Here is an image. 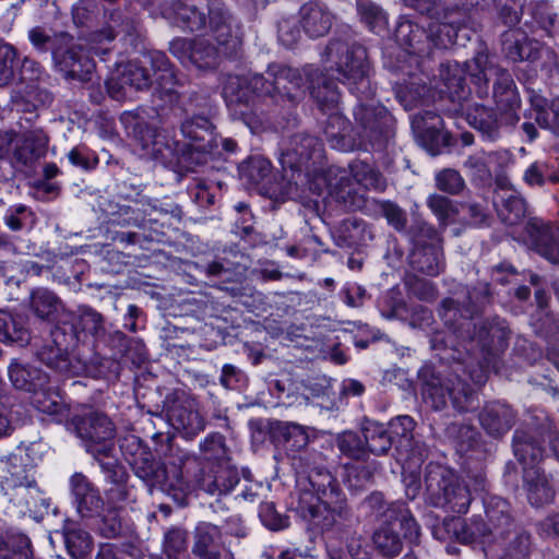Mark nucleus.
I'll list each match as a JSON object with an SVG mask.
<instances>
[{
    "label": "nucleus",
    "instance_id": "obj_1",
    "mask_svg": "<svg viewBox=\"0 0 559 559\" xmlns=\"http://www.w3.org/2000/svg\"><path fill=\"white\" fill-rule=\"evenodd\" d=\"M282 431L297 476L294 511L309 526L322 532L330 559H346L347 555L358 559L355 520L338 481L317 465L320 454L307 450L309 437L304 427L286 423Z\"/></svg>",
    "mask_w": 559,
    "mask_h": 559
},
{
    "label": "nucleus",
    "instance_id": "obj_2",
    "mask_svg": "<svg viewBox=\"0 0 559 559\" xmlns=\"http://www.w3.org/2000/svg\"><path fill=\"white\" fill-rule=\"evenodd\" d=\"M266 74L267 78L258 73L250 78L230 75L223 86V96L228 106L248 107L252 94L257 96L258 100L252 99V109L239 110L252 132L270 128L273 116L281 114V109L292 107L305 87L322 110L335 109L340 102L336 83L313 66L299 70L273 63L269 66Z\"/></svg>",
    "mask_w": 559,
    "mask_h": 559
},
{
    "label": "nucleus",
    "instance_id": "obj_3",
    "mask_svg": "<svg viewBox=\"0 0 559 559\" xmlns=\"http://www.w3.org/2000/svg\"><path fill=\"white\" fill-rule=\"evenodd\" d=\"M463 296L447 298L442 301L440 316L444 323L453 324L455 316L462 319V329L468 336L466 350L469 355V365L477 361V368L471 370V381L481 385L487 381L488 369L495 357L508 346L510 329L504 319H491L473 322V318L489 302V286L487 283L478 284L472 289L462 292Z\"/></svg>",
    "mask_w": 559,
    "mask_h": 559
},
{
    "label": "nucleus",
    "instance_id": "obj_4",
    "mask_svg": "<svg viewBox=\"0 0 559 559\" xmlns=\"http://www.w3.org/2000/svg\"><path fill=\"white\" fill-rule=\"evenodd\" d=\"M468 69L478 81L481 80L480 75L484 78V85L477 88L479 97L488 96L489 78H495L492 95L497 111L477 103L466 106L463 104V109L460 107L455 111L464 115L468 124L479 131L484 139L495 141L500 138L503 127L519 121L516 111L521 106V98L515 82L508 70L495 64L483 50L474 56Z\"/></svg>",
    "mask_w": 559,
    "mask_h": 559
},
{
    "label": "nucleus",
    "instance_id": "obj_5",
    "mask_svg": "<svg viewBox=\"0 0 559 559\" xmlns=\"http://www.w3.org/2000/svg\"><path fill=\"white\" fill-rule=\"evenodd\" d=\"M181 133L189 142L170 139L164 131L146 123H136L134 139L143 156L164 165H176L191 169L206 160L218 146L214 126L202 115L187 117L180 126Z\"/></svg>",
    "mask_w": 559,
    "mask_h": 559
},
{
    "label": "nucleus",
    "instance_id": "obj_6",
    "mask_svg": "<svg viewBox=\"0 0 559 559\" xmlns=\"http://www.w3.org/2000/svg\"><path fill=\"white\" fill-rule=\"evenodd\" d=\"M445 324L453 328V333L461 338V346L464 348L466 357H462L460 349H455L459 356H451L454 360L451 366L442 365L439 369L429 366L423 367L419 371L421 394L424 401L436 411L443 409L450 400L457 412H468L476 406V394L474 389L462 379V374L467 373L471 378V370L477 368V361L474 360L472 366L469 365L471 359L465 347L468 346V336L466 331L461 328L462 322H457V316H455L453 324Z\"/></svg>",
    "mask_w": 559,
    "mask_h": 559
},
{
    "label": "nucleus",
    "instance_id": "obj_7",
    "mask_svg": "<svg viewBox=\"0 0 559 559\" xmlns=\"http://www.w3.org/2000/svg\"><path fill=\"white\" fill-rule=\"evenodd\" d=\"M28 39L34 48L40 52H51L55 67L67 78L87 82L95 70V62L91 53L104 59L109 48H86L80 39H75L67 32L49 35L43 27L36 26L28 31Z\"/></svg>",
    "mask_w": 559,
    "mask_h": 559
},
{
    "label": "nucleus",
    "instance_id": "obj_8",
    "mask_svg": "<svg viewBox=\"0 0 559 559\" xmlns=\"http://www.w3.org/2000/svg\"><path fill=\"white\" fill-rule=\"evenodd\" d=\"M174 478L181 488L198 487L211 496H226L239 483L237 468L229 461L200 466V460L186 451H178L169 462Z\"/></svg>",
    "mask_w": 559,
    "mask_h": 559
},
{
    "label": "nucleus",
    "instance_id": "obj_9",
    "mask_svg": "<svg viewBox=\"0 0 559 559\" xmlns=\"http://www.w3.org/2000/svg\"><path fill=\"white\" fill-rule=\"evenodd\" d=\"M330 70L335 79L347 86L357 99H369L374 95L370 82V63L367 50L359 44H348L333 39L325 49Z\"/></svg>",
    "mask_w": 559,
    "mask_h": 559
},
{
    "label": "nucleus",
    "instance_id": "obj_10",
    "mask_svg": "<svg viewBox=\"0 0 559 559\" xmlns=\"http://www.w3.org/2000/svg\"><path fill=\"white\" fill-rule=\"evenodd\" d=\"M461 24L455 21L433 22L428 31L418 23L405 20L399 23L395 36L401 46L409 55L429 57L433 48H447L457 41Z\"/></svg>",
    "mask_w": 559,
    "mask_h": 559
},
{
    "label": "nucleus",
    "instance_id": "obj_11",
    "mask_svg": "<svg viewBox=\"0 0 559 559\" xmlns=\"http://www.w3.org/2000/svg\"><path fill=\"white\" fill-rule=\"evenodd\" d=\"M425 486L432 506L455 513L467 512L472 502L471 491L451 469L429 464L426 468Z\"/></svg>",
    "mask_w": 559,
    "mask_h": 559
},
{
    "label": "nucleus",
    "instance_id": "obj_12",
    "mask_svg": "<svg viewBox=\"0 0 559 559\" xmlns=\"http://www.w3.org/2000/svg\"><path fill=\"white\" fill-rule=\"evenodd\" d=\"M369 99H357L358 104L354 109V118L357 128V135L361 141V148L381 150L394 135L395 120L389 110Z\"/></svg>",
    "mask_w": 559,
    "mask_h": 559
},
{
    "label": "nucleus",
    "instance_id": "obj_13",
    "mask_svg": "<svg viewBox=\"0 0 559 559\" xmlns=\"http://www.w3.org/2000/svg\"><path fill=\"white\" fill-rule=\"evenodd\" d=\"M413 243L408 255L413 270L429 275H438L444 267L441 237L436 228L421 218H414L408 230Z\"/></svg>",
    "mask_w": 559,
    "mask_h": 559
},
{
    "label": "nucleus",
    "instance_id": "obj_14",
    "mask_svg": "<svg viewBox=\"0 0 559 559\" xmlns=\"http://www.w3.org/2000/svg\"><path fill=\"white\" fill-rule=\"evenodd\" d=\"M50 342L38 352V359L47 367L64 374H81L88 372L87 365L80 358L70 357L68 350L79 341L76 328L62 322L50 331Z\"/></svg>",
    "mask_w": 559,
    "mask_h": 559
},
{
    "label": "nucleus",
    "instance_id": "obj_15",
    "mask_svg": "<svg viewBox=\"0 0 559 559\" xmlns=\"http://www.w3.org/2000/svg\"><path fill=\"white\" fill-rule=\"evenodd\" d=\"M74 426L78 437L83 441V445L95 460L100 464L102 461L116 460L115 437L116 427L111 419L99 412H91L74 419Z\"/></svg>",
    "mask_w": 559,
    "mask_h": 559
},
{
    "label": "nucleus",
    "instance_id": "obj_16",
    "mask_svg": "<svg viewBox=\"0 0 559 559\" xmlns=\"http://www.w3.org/2000/svg\"><path fill=\"white\" fill-rule=\"evenodd\" d=\"M322 156L323 146L318 138L306 133H298L292 136L288 146L282 152L280 163L285 173L287 169L292 170L290 180H294L295 174H297L295 185H298V181L302 182V169H308L311 160L317 163Z\"/></svg>",
    "mask_w": 559,
    "mask_h": 559
},
{
    "label": "nucleus",
    "instance_id": "obj_17",
    "mask_svg": "<svg viewBox=\"0 0 559 559\" xmlns=\"http://www.w3.org/2000/svg\"><path fill=\"white\" fill-rule=\"evenodd\" d=\"M400 532L411 542L418 539L419 526L411 513H403L402 518L381 524L373 533L372 542L377 552L385 558L399 556L403 549Z\"/></svg>",
    "mask_w": 559,
    "mask_h": 559
},
{
    "label": "nucleus",
    "instance_id": "obj_18",
    "mask_svg": "<svg viewBox=\"0 0 559 559\" xmlns=\"http://www.w3.org/2000/svg\"><path fill=\"white\" fill-rule=\"evenodd\" d=\"M43 444L32 442L25 447V457L10 455L5 461V468L0 475V489L2 493H10L12 487H19L36 481V465L41 459Z\"/></svg>",
    "mask_w": 559,
    "mask_h": 559
},
{
    "label": "nucleus",
    "instance_id": "obj_19",
    "mask_svg": "<svg viewBox=\"0 0 559 559\" xmlns=\"http://www.w3.org/2000/svg\"><path fill=\"white\" fill-rule=\"evenodd\" d=\"M209 24L214 39L224 49V53L237 51L242 44V25L222 0H209Z\"/></svg>",
    "mask_w": 559,
    "mask_h": 559
},
{
    "label": "nucleus",
    "instance_id": "obj_20",
    "mask_svg": "<svg viewBox=\"0 0 559 559\" xmlns=\"http://www.w3.org/2000/svg\"><path fill=\"white\" fill-rule=\"evenodd\" d=\"M191 554L197 559H235L218 525L199 522L192 532Z\"/></svg>",
    "mask_w": 559,
    "mask_h": 559
},
{
    "label": "nucleus",
    "instance_id": "obj_21",
    "mask_svg": "<svg viewBox=\"0 0 559 559\" xmlns=\"http://www.w3.org/2000/svg\"><path fill=\"white\" fill-rule=\"evenodd\" d=\"M48 136L41 129L22 132L13 141L12 165L22 173H29L46 155Z\"/></svg>",
    "mask_w": 559,
    "mask_h": 559
},
{
    "label": "nucleus",
    "instance_id": "obj_22",
    "mask_svg": "<svg viewBox=\"0 0 559 559\" xmlns=\"http://www.w3.org/2000/svg\"><path fill=\"white\" fill-rule=\"evenodd\" d=\"M523 239L540 257L559 264V226L532 217L525 224Z\"/></svg>",
    "mask_w": 559,
    "mask_h": 559
},
{
    "label": "nucleus",
    "instance_id": "obj_23",
    "mask_svg": "<svg viewBox=\"0 0 559 559\" xmlns=\"http://www.w3.org/2000/svg\"><path fill=\"white\" fill-rule=\"evenodd\" d=\"M412 127L431 155L440 154L450 144V134L443 129V120L433 110L415 114L412 117Z\"/></svg>",
    "mask_w": 559,
    "mask_h": 559
},
{
    "label": "nucleus",
    "instance_id": "obj_24",
    "mask_svg": "<svg viewBox=\"0 0 559 559\" xmlns=\"http://www.w3.org/2000/svg\"><path fill=\"white\" fill-rule=\"evenodd\" d=\"M474 58L466 62V70L459 64L457 62H447L440 66L439 69V80L442 83V86L439 84H435L436 88H439V93L449 97V99L453 103H457L459 108L463 109V102L466 100L469 95V88L465 83V73L474 79L477 88L479 85H484V78L480 75L481 80L478 81L477 78L473 76L468 69V63H473Z\"/></svg>",
    "mask_w": 559,
    "mask_h": 559
},
{
    "label": "nucleus",
    "instance_id": "obj_25",
    "mask_svg": "<svg viewBox=\"0 0 559 559\" xmlns=\"http://www.w3.org/2000/svg\"><path fill=\"white\" fill-rule=\"evenodd\" d=\"M170 425L187 438H193L204 430L205 419L200 414L195 400L177 396L167 409Z\"/></svg>",
    "mask_w": 559,
    "mask_h": 559
},
{
    "label": "nucleus",
    "instance_id": "obj_26",
    "mask_svg": "<svg viewBox=\"0 0 559 559\" xmlns=\"http://www.w3.org/2000/svg\"><path fill=\"white\" fill-rule=\"evenodd\" d=\"M415 421L411 416L401 415L393 418L389 423V433L393 437V444L401 455H405L407 460H413L416 465L423 463L427 455L425 444L415 441L413 431Z\"/></svg>",
    "mask_w": 559,
    "mask_h": 559
},
{
    "label": "nucleus",
    "instance_id": "obj_27",
    "mask_svg": "<svg viewBox=\"0 0 559 559\" xmlns=\"http://www.w3.org/2000/svg\"><path fill=\"white\" fill-rule=\"evenodd\" d=\"M503 51L512 61L539 62L540 68H550L557 62L556 52L535 39H506Z\"/></svg>",
    "mask_w": 559,
    "mask_h": 559
},
{
    "label": "nucleus",
    "instance_id": "obj_28",
    "mask_svg": "<svg viewBox=\"0 0 559 559\" xmlns=\"http://www.w3.org/2000/svg\"><path fill=\"white\" fill-rule=\"evenodd\" d=\"M498 559H530L533 542L532 535L523 527H514L488 543Z\"/></svg>",
    "mask_w": 559,
    "mask_h": 559
},
{
    "label": "nucleus",
    "instance_id": "obj_29",
    "mask_svg": "<svg viewBox=\"0 0 559 559\" xmlns=\"http://www.w3.org/2000/svg\"><path fill=\"white\" fill-rule=\"evenodd\" d=\"M433 535L438 539L453 538L462 544H471L478 538L488 544L485 522L476 518L471 522L461 518L445 519L440 526L435 527Z\"/></svg>",
    "mask_w": 559,
    "mask_h": 559
},
{
    "label": "nucleus",
    "instance_id": "obj_30",
    "mask_svg": "<svg viewBox=\"0 0 559 559\" xmlns=\"http://www.w3.org/2000/svg\"><path fill=\"white\" fill-rule=\"evenodd\" d=\"M70 488L76 510L82 518L92 519L100 516L104 501L99 491L81 473H75L70 478Z\"/></svg>",
    "mask_w": 559,
    "mask_h": 559
},
{
    "label": "nucleus",
    "instance_id": "obj_31",
    "mask_svg": "<svg viewBox=\"0 0 559 559\" xmlns=\"http://www.w3.org/2000/svg\"><path fill=\"white\" fill-rule=\"evenodd\" d=\"M153 84L146 69L136 62H128L122 67L116 78L107 81V91L115 99L126 96V90L144 91Z\"/></svg>",
    "mask_w": 559,
    "mask_h": 559
},
{
    "label": "nucleus",
    "instance_id": "obj_32",
    "mask_svg": "<svg viewBox=\"0 0 559 559\" xmlns=\"http://www.w3.org/2000/svg\"><path fill=\"white\" fill-rule=\"evenodd\" d=\"M325 140L332 148L348 152L361 148L357 128H353L346 117L338 112L330 114L325 128Z\"/></svg>",
    "mask_w": 559,
    "mask_h": 559
},
{
    "label": "nucleus",
    "instance_id": "obj_33",
    "mask_svg": "<svg viewBox=\"0 0 559 559\" xmlns=\"http://www.w3.org/2000/svg\"><path fill=\"white\" fill-rule=\"evenodd\" d=\"M481 428L492 438H501L511 430L516 421V413L501 402H491L484 406L478 416Z\"/></svg>",
    "mask_w": 559,
    "mask_h": 559
},
{
    "label": "nucleus",
    "instance_id": "obj_34",
    "mask_svg": "<svg viewBox=\"0 0 559 559\" xmlns=\"http://www.w3.org/2000/svg\"><path fill=\"white\" fill-rule=\"evenodd\" d=\"M523 487L527 500L534 507H542L554 501L556 496L551 476L539 466L523 467Z\"/></svg>",
    "mask_w": 559,
    "mask_h": 559
},
{
    "label": "nucleus",
    "instance_id": "obj_35",
    "mask_svg": "<svg viewBox=\"0 0 559 559\" xmlns=\"http://www.w3.org/2000/svg\"><path fill=\"white\" fill-rule=\"evenodd\" d=\"M163 17L183 31L198 32L205 27L206 16L193 5H187L180 0L164 1L160 5Z\"/></svg>",
    "mask_w": 559,
    "mask_h": 559
},
{
    "label": "nucleus",
    "instance_id": "obj_36",
    "mask_svg": "<svg viewBox=\"0 0 559 559\" xmlns=\"http://www.w3.org/2000/svg\"><path fill=\"white\" fill-rule=\"evenodd\" d=\"M100 468L111 484L107 489V498L116 508L133 501L132 489L127 485L128 474L117 460L102 461Z\"/></svg>",
    "mask_w": 559,
    "mask_h": 559
},
{
    "label": "nucleus",
    "instance_id": "obj_37",
    "mask_svg": "<svg viewBox=\"0 0 559 559\" xmlns=\"http://www.w3.org/2000/svg\"><path fill=\"white\" fill-rule=\"evenodd\" d=\"M299 15L304 32L311 38L326 35L333 23L332 13L318 2L305 3L299 10Z\"/></svg>",
    "mask_w": 559,
    "mask_h": 559
},
{
    "label": "nucleus",
    "instance_id": "obj_38",
    "mask_svg": "<svg viewBox=\"0 0 559 559\" xmlns=\"http://www.w3.org/2000/svg\"><path fill=\"white\" fill-rule=\"evenodd\" d=\"M148 59L154 71L156 90L160 95L167 96L169 102H174L177 98L176 88L180 84V80L173 64L162 51H152L148 55Z\"/></svg>",
    "mask_w": 559,
    "mask_h": 559
},
{
    "label": "nucleus",
    "instance_id": "obj_39",
    "mask_svg": "<svg viewBox=\"0 0 559 559\" xmlns=\"http://www.w3.org/2000/svg\"><path fill=\"white\" fill-rule=\"evenodd\" d=\"M485 508L487 518L485 528L487 531L488 543L510 528L518 527L513 524L510 514V504L504 499L500 497L490 498L485 503Z\"/></svg>",
    "mask_w": 559,
    "mask_h": 559
},
{
    "label": "nucleus",
    "instance_id": "obj_40",
    "mask_svg": "<svg viewBox=\"0 0 559 559\" xmlns=\"http://www.w3.org/2000/svg\"><path fill=\"white\" fill-rule=\"evenodd\" d=\"M170 451L171 453L167 457L165 469H162L159 463L153 457L151 453L141 450L139 455H135L134 459L130 462L134 474L148 485L159 483L164 478L165 473L174 477V468H170L169 462L171 461L173 456L181 450L171 449Z\"/></svg>",
    "mask_w": 559,
    "mask_h": 559
},
{
    "label": "nucleus",
    "instance_id": "obj_41",
    "mask_svg": "<svg viewBox=\"0 0 559 559\" xmlns=\"http://www.w3.org/2000/svg\"><path fill=\"white\" fill-rule=\"evenodd\" d=\"M330 194L347 211H357L364 207V194L356 190V183L342 170L335 175V182H329Z\"/></svg>",
    "mask_w": 559,
    "mask_h": 559
},
{
    "label": "nucleus",
    "instance_id": "obj_42",
    "mask_svg": "<svg viewBox=\"0 0 559 559\" xmlns=\"http://www.w3.org/2000/svg\"><path fill=\"white\" fill-rule=\"evenodd\" d=\"M9 378L16 389L27 392L46 388L48 384V376L45 372L16 361L9 366Z\"/></svg>",
    "mask_w": 559,
    "mask_h": 559
},
{
    "label": "nucleus",
    "instance_id": "obj_43",
    "mask_svg": "<svg viewBox=\"0 0 559 559\" xmlns=\"http://www.w3.org/2000/svg\"><path fill=\"white\" fill-rule=\"evenodd\" d=\"M522 179L530 188L559 183V164L556 160H535L524 170Z\"/></svg>",
    "mask_w": 559,
    "mask_h": 559
},
{
    "label": "nucleus",
    "instance_id": "obj_44",
    "mask_svg": "<svg viewBox=\"0 0 559 559\" xmlns=\"http://www.w3.org/2000/svg\"><path fill=\"white\" fill-rule=\"evenodd\" d=\"M366 451L376 455L385 454L393 445V437L381 423L365 419L361 426Z\"/></svg>",
    "mask_w": 559,
    "mask_h": 559
},
{
    "label": "nucleus",
    "instance_id": "obj_45",
    "mask_svg": "<svg viewBox=\"0 0 559 559\" xmlns=\"http://www.w3.org/2000/svg\"><path fill=\"white\" fill-rule=\"evenodd\" d=\"M364 508L370 515L380 520L382 524L402 518L403 513H411L404 503H388L382 492L376 491L370 493L362 502Z\"/></svg>",
    "mask_w": 559,
    "mask_h": 559
},
{
    "label": "nucleus",
    "instance_id": "obj_46",
    "mask_svg": "<svg viewBox=\"0 0 559 559\" xmlns=\"http://www.w3.org/2000/svg\"><path fill=\"white\" fill-rule=\"evenodd\" d=\"M513 452L523 467L539 466L544 449L528 432L518 429L513 436Z\"/></svg>",
    "mask_w": 559,
    "mask_h": 559
},
{
    "label": "nucleus",
    "instance_id": "obj_47",
    "mask_svg": "<svg viewBox=\"0 0 559 559\" xmlns=\"http://www.w3.org/2000/svg\"><path fill=\"white\" fill-rule=\"evenodd\" d=\"M497 213L500 219L510 226L518 225L527 212L526 201L513 191H507L496 201Z\"/></svg>",
    "mask_w": 559,
    "mask_h": 559
},
{
    "label": "nucleus",
    "instance_id": "obj_48",
    "mask_svg": "<svg viewBox=\"0 0 559 559\" xmlns=\"http://www.w3.org/2000/svg\"><path fill=\"white\" fill-rule=\"evenodd\" d=\"M31 308L38 318L53 321L62 308V304L51 290L36 288L31 294Z\"/></svg>",
    "mask_w": 559,
    "mask_h": 559
},
{
    "label": "nucleus",
    "instance_id": "obj_49",
    "mask_svg": "<svg viewBox=\"0 0 559 559\" xmlns=\"http://www.w3.org/2000/svg\"><path fill=\"white\" fill-rule=\"evenodd\" d=\"M352 180L365 189L383 191L386 187L385 178L372 165L356 160L350 164Z\"/></svg>",
    "mask_w": 559,
    "mask_h": 559
},
{
    "label": "nucleus",
    "instance_id": "obj_50",
    "mask_svg": "<svg viewBox=\"0 0 559 559\" xmlns=\"http://www.w3.org/2000/svg\"><path fill=\"white\" fill-rule=\"evenodd\" d=\"M533 21L538 28L554 39H559V16L555 8L547 1L534 4L532 10Z\"/></svg>",
    "mask_w": 559,
    "mask_h": 559
},
{
    "label": "nucleus",
    "instance_id": "obj_51",
    "mask_svg": "<svg viewBox=\"0 0 559 559\" xmlns=\"http://www.w3.org/2000/svg\"><path fill=\"white\" fill-rule=\"evenodd\" d=\"M365 222L358 218L344 219L334 230L335 243L341 248H352L364 240Z\"/></svg>",
    "mask_w": 559,
    "mask_h": 559
},
{
    "label": "nucleus",
    "instance_id": "obj_52",
    "mask_svg": "<svg viewBox=\"0 0 559 559\" xmlns=\"http://www.w3.org/2000/svg\"><path fill=\"white\" fill-rule=\"evenodd\" d=\"M32 404L41 413L55 416L56 420H62L68 409L61 397L53 392H49L46 388L33 391Z\"/></svg>",
    "mask_w": 559,
    "mask_h": 559
},
{
    "label": "nucleus",
    "instance_id": "obj_53",
    "mask_svg": "<svg viewBox=\"0 0 559 559\" xmlns=\"http://www.w3.org/2000/svg\"><path fill=\"white\" fill-rule=\"evenodd\" d=\"M200 450L202 462H200L198 469L207 464L229 461L225 440L221 433L214 432L209 435L203 442H201Z\"/></svg>",
    "mask_w": 559,
    "mask_h": 559
},
{
    "label": "nucleus",
    "instance_id": "obj_54",
    "mask_svg": "<svg viewBox=\"0 0 559 559\" xmlns=\"http://www.w3.org/2000/svg\"><path fill=\"white\" fill-rule=\"evenodd\" d=\"M535 299L538 306L535 322L538 333L545 337H557L559 335V321L552 314L545 312L548 296L543 289H536Z\"/></svg>",
    "mask_w": 559,
    "mask_h": 559
},
{
    "label": "nucleus",
    "instance_id": "obj_55",
    "mask_svg": "<svg viewBox=\"0 0 559 559\" xmlns=\"http://www.w3.org/2000/svg\"><path fill=\"white\" fill-rule=\"evenodd\" d=\"M28 341L27 330L19 324L10 313L0 311V342L24 346Z\"/></svg>",
    "mask_w": 559,
    "mask_h": 559
},
{
    "label": "nucleus",
    "instance_id": "obj_56",
    "mask_svg": "<svg viewBox=\"0 0 559 559\" xmlns=\"http://www.w3.org/2000/svg\"><path fill=\"white\" fill-rule=\"evenodd\" d=\"M8 497L9 501L14 506L21 508V512L32 510L37 507L38 501L41 500L40 489L37 486V481L27 484L19 487H12L10 493H3Z\"/></svg>",
    "mask_w": 559,
    "mask_h": 559
},
{
    "label": "nucleus",
    "instance_id": "obj_57",
    "mask_svg": "<svg viewBox=\"0 0 559 559\" xmlns=\"http://www.w3.org/2000/svg\"><path fill=\"white\" fill-rule=\"evenodd\" d=\"M63 538L69 555L75 559L85 557L91 550V536L82 528L74 526L64 528Z\"/></svg>",
    "mask_w": 559,
    "mask_h": 559
},
{
    "label": "nucleus",
    "instance_id": "obj_58",
    "mask_svg": "<svg viewBox=\"0 0 559 559\" xmlns=\"http://www.w3.org/2000/svg\"><path fill=\"white\" fill-rule=\"evenodd\" d=\"M357 11L371 32L379 34L385 29L386 15L377 3L371 0H358Z\"/></svg>",
    "mask_w": 559,
    "mask_h": 559
},
{
    "label": "nucleus",
    "instance_id": "obj_59",
    "mask_svg": "<svg viewBox=\"0 0 559 559\" xmlns=\"http://www.w3.org/2000/svg\"><path fill=\"white\" fill-rule=\"evenodd\" d=\"M218 59V48L205 38L193 39L190 62L199 69L214 68Z\"/></svg>",
    "mask_w": 559,
    "mask_h": 559
},
{
    "label": "nucleus",
    "instance_id": "obj_60",
    "mask_svg": "<svg viewBox=\"0 0 559 559\" xmlns=\"http://www.w3.org/2000/svg\"><path fill=\"white\" fill-rule=\"evenodd\" d=\"M427 205L443 227L452 223L459 213L452 200L437 193L427 199Z\"/></svg>",
    "mask_w": 559,
    "mask_h": 559
},
{
    "label": "nucleus",
    "instance_id": "obj_61",
    "mask_svg": "<svg viewBox=\"0 0 559 559\" xmlns=\"http://www.w3.org/2000/svg\"><path fill=\"white\" fill-rule=\"evenodd\" d=\"M271 169V163L260 155L250 157L239 168L241 177L252 185L262 182L269 177Z\"/></svg>",
    "mask_w": 559,
    "mask_h": 559
},
{
    "label": "nucleus",
    "instance_id": "obj_62",
    "mask_svg": "<svg viewBox=\"0 0 559 559\" xmlns=\"http://www.w3.org/2000/svg\"><path fill=\"white\" fill-rule=\"evenodd\" d=\"M463 166L473 181L480 183L490 182L492 171L487 162V152H479L468 156Z\"/></svg>",
    "mask_w": 559,
    "mask_h": 559
},
{
    "label": "nucleus",
    "instance_id": "obj_63",
    "mask_svg": "<svg viewBox=\"0 0 559 559\" xmlns=\"http://www.w3.org/2000/svg\"><path fill=\"white\" fill-rule=\"evenodd\" d=\"M379 212L392 228L397 233H405L408 236L407 216L402 207L394 202L382 201L379 203Z\"/></svg>",
    "mask_w": 559,
    "mask_h": 559
},
{
    "label": "nucleus",
    "instance_id": "obj_64",
    "mask_svg": "<svg viewBox=\"0 0 559 559\" xmlns=\"http://www.w3.org/2000/svg\"><path fill=\"white\" fill-rule=\"evenodd\" d=\"M336 443L341 453L355 460L365 457L367 453L365 442L353 431L341 433L337 437Z\"/></svg>",
    "mask_w": 559,
    "mask_h": 559
}]
</instances>
